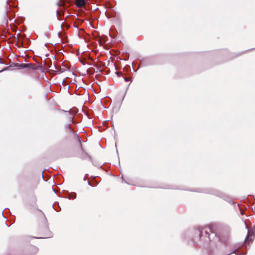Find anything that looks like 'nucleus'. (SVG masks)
<instances>
[{
    "instance_id": "1",
    "label": "nucleus",
    "mask_w": 255,
    "mask_h": 255,
    "mask_svg": "<svg viewBox=\"0 0 255 255\" xmlns=\"http://www.w3.org/2000/svg\"><path fill=\"white\" fill-rule=\"evenodd\" d=\"M205 232L206 234L208 235L207 237L209 241H211L212 239H214V238L216 236V234L213 232L210 227H206Z\"/></svg>"
},
{
    "instance_id": "2",
    "label": "nucleus",
    "mask_w": 255,
    "mask_h": 255,
    "mask_svg": "<svg viewBox=\"0 0 255 255\" xmlns=\"http://www.w3.org/2000/svg\"><path fill=\"white\" fill-rule=\"evenodd\" d=\"M85 4L84 0H76V4L78 7H82Z\"/></svg>"
},
{
    "instance_id": "3",
    "label": "nucleus",
    "mask_w": 255,
    "mask_h": 255,
    "mask_svg": "<svg viewBox=\"0 0 255 255\" xmlns=\"http://www.w3.org/2000/svg\"><path fill=\"white\" fill-rule=\"evenodd\" d=\"M17 69H20L22 68H25L27 67V65L26 64H18L17 63Z\"/></svg>"
},
{
    "instance_id": "4",
    "label": "nucleus",
    "mask_w": 255,
    "mask_h": 255,
    "mask_svg": "<svg viewBox=\"0 0 255 255\" xmlns=\"http://www.w3.org/2000/svg\"><path fill=\"white\" fill-rule=\"evenodd\" d=\"M64 14V12L62 10H58L57 11V15L58 16H61Z\"/></svg>"
},
{
    "instance_id": "5",
    "label": "nucleus",
    "mask_w": 255,
    "mask_h": 255,
    "mask_svg": "<svg viewBox=\"0 0 255 255\" xmlns=\"http://www.w3.org/2000/svg\"><path fill=\"white\" fill-rule=\"evenodd\" d=\"M57 5L59 6H61L63 5V3L62 2H59L57 3Z\"/></svg>"
},
{
    "instance_id": "6",
    "label": "nucleus",
    "mask_w": 255,
    "mask_h": 255,
    "mask_svg": "<svg viewBox=\"0 0 255 255\" xmlns=\"http://www.w3.org/2000/svg\"><path fill=\"white\" fill-rule=\"evenodd\" d=\"M17 39H18V38L17 37ZM19 40L18 39H17V44H16V45H17V47H19Z\"/></svg>"
},
{
    "instance_id": "7",
    "label": "nucleus",
    "mask_w": 255,
    "mask_h": 255,
    "mask_svg": "<svg viewBox=\"0 0 255 255\" xmlns=\"http://www.w3.org/2000/svg\"><path fill=\"white\" fill-rule=\"evenodd\" d=\"M202 234H203V232H200V237H201L202 236Z\"/></svg>"
},
{
    "instance_id": "8",
    "label": "nucleus",
    "mask_w": 255,
    "mask_h": 255,
    "mask_svg": "<svg viewBox=\"0 0 255 255\" xmlns=\"http://www.w3.org/2000/svg\"><path fill=\"white\" fill-rule=\"evenodd\" d=\"M248 235H250V232H249V230H248Z\"/></svg>"
},
{
    "instance_id": "9",
    "label": "nucleus",
    "mask_w": 255,
    "mask_h": 255,
    "mask_svg": "<svg viewBox=\"0 0 255 255\" xmlns=\"http://www.w3.org/2000/svg\"><path fill=\"white\" fill-rule=\"evenodd\" d=\"M69 128L70 130H71V128H70V126H69Z\"/></svg>"
},
{
    "instance_id": "10",
    "label": "nucleus",
    "mask_w": 255,
    "mask_h": 255,
    "mask_svg": "<svg viewBox=\"0 0 255 255\" xmlns=\"http://www.w3.org/2000/svg\"><path fill=\"white\" fill-rule=\"evenodd\" d=\"M227 255H229V254Z\"/></svg>"
}]
</instances>
